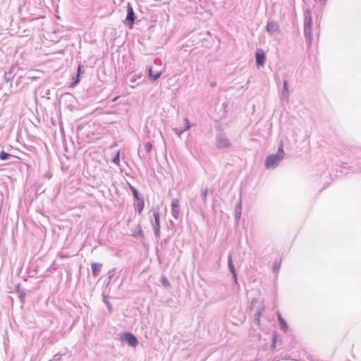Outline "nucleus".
I'll list each match as a JSON object with an SVG mask.
<instances>
[{"instance_id": "nucleus-32", "label": "nucleus", "mask_w": 361, "mask_h": 361, "mask_svg": "<svg viewBox=\"0 0 361 361\" xmlns=\"http://www.w3.org/2000/svg\"><path fill=\"white\" fill-rule=\"evenodd\" d=\"M73 80H74L73 85L77 84L80 81V75H76L75 78H74Z\"/></svg>"}, {"instance_id": "nucleus-21", "label": "nucleus", "mask_w": 361, "mask_h": 361, "mask_svg": "<svg viewBox=\"0 0 361 361\" xmlns=\"http://www.w3.org/2000/svg\"><path fill=\"white\" fill-rule=\"evenodd\" d=\"M154 217V221L155 224L153 226H160V221H159V213L157 211H154L153 213Z\"/></svg>"}, {"instance_id": "nucleus-3", "label": "nucleus", "mask_w": 361, "mask_h": 361, "mask_svg": "<svg viewBox=\"0 0 361 361\" xmlns=\"http://www.w3.org/2000/svg\"><path fill=\"white\" fill-rule=\"evenodd\" d=\"M283 159L280 155L271 154L268 156L265 160V167L268 169H276L279 163Z\"/></svg>"}, {"instance_id": "nucleus-13", "label": "nucleus", "mask_w": 361, "mask_h": 361, "mask_svg": "<svg viewBox=\"0 0 361 361\" xmlns=\"http://www.w3.org/2000/svg\"><path fill=\"white\" fill-rule=\"evenodd\" d=\"M148 73H149V79L152 82H154L157 80H158L160 78L161 74V73L160 71H153L152 68H149Z\"/></svg>"}, {"instance_id": "nucleus-27", "label": "nucleus", "mask_w": 361, "mask_h": 361, "mask_svg": "<svg viewBox=\"0 0 361 361\" xmlns=\"http://www.w3.org/2000/svg\"><path fill=\"white\" fill-rule=\"evenodd\" d=\"M280 267H281V264L280 263L275 262L274 266H273V271L274 272H277L279 270Z\"/></svg>"}, {"instance_id": "nucleus-7", "label": "nucleus", "mask_w": 361, "mask_h": 361, "mask_svg": "<svg viewBox=\"0 0 361 361\" xmlns=\"http://www.w3.org/2000/svg\"><path fill=\"white\" fill-rule=\"evenodd\" d=\"M171 207L172 216L175 219H178L180 213L179 200L178 199H173L171 201Z\"/></svg>"}, {"instance_id": "nucleus-8", "label": "nucleus", "mask_w": 361, "mask_h": 361, "mask_svg": "<svg viewBox=\"0 0 361 361\" xmlns=\"http://www.w3.org/2000/svg\"><path fill=\"white\" fill-rule=\"evenodd\" d=\"M266 30L270 35H274L275 33L279 32V25L275 21H269L266 26Z\"/></svg>"}, {"instance_id": "nucleus-35", "label": "nucleus", "mask_w": 361, "mask_h": 361, "mask_svg": "<svg viewBox=\"0 0 361 361\" xmlns=\"http://www.w3.org/2000/svg\"><path fill=\"white\" fill-rule=\"evenodd\" d=\"M319 1L322 4H324L326 1V0H319Z\"/></svg>"}, {"instance_id": "nucleus-16", "label": "nucleus", "mask_w": 361, "mask_h": 361, "mask_svg": "<svg viewBox=\"0 0 361 361\" xmlns=\"http://www.w3.org/2000/svg\"><path fill=\"white\" fill-rule=\"evenodd\" d=\"M228 266L229 271H231V274L235 273V267L233 264L231 254H229L228 256Z\"/></svg>"}, {"instance_id": "nucleus-33", "label": "nucleus", "mask_w": 361, "mask_h": 361, "mask_svg": "<svg viewBox=\"0 0 361 361\" xmlns=\"http://www.w3.org/2000/svg\"><path fill=\"white\" fill-rule=\"evenodd\" d=\"M276 336H274V337H273V342H272V344H271L272 348H276Z\"/></svg>"}, {"instance_id": "nucleus-30", "label": "nucleus", "mask_w": 361, "mask_h": 361, "mask_svg": "<svg viewBox=\"0 0 361 361\" xmlns=\"http://www.w3.org/2000/svg\"><path fill=\"white\" fill-rule=\"evenodd\" d=\"M82 66L81 65H79L78 66V70H77V75H80V74L83 72V71H82Z\"/></svg>"}, {"instance_id": "nucleus-15", "label": "nucleus", "mask_w": 361, "mask_h": 361, "mask_svg": "<svg viewBox=\"0 0 361 361\" xmlns=\"http://www.w3.org/2000/svg\"><path fill=\"white\" fill-rule=\"evenodd\" d=\"M288 82L287 80H283V91H282V95L284 97H288Z\"/></svg>"}, {"instance_id": "nucleus-34", "label": "nucleus", "mask_w": 361, "mask_h": 361, "mask_svg": "<svg viewBox=\"0 0 361 361\" xmlns=\"http://www.w3.org/2000/svg\"><path fill=\"white\" fill-rule=\"evenodd\" d=\"M232 276H233V279L234 280V282L235 283H237L238 279H237V274H236V273L232 274Z\"/></svg>"}, {"instance_id": "nucleus-26", "label": "nucleus", "mask_w": 361, "mask_h": 361, "mask_svg": "<svg viewBox=\"0 0 361 361\" xmlns=\"http://www.w3.org/2000/svg\"><path fill=\"white\" fill-rule=\"evenodd\" d=\"M207 193H208V188H205L204 189L202 192H201V195L203 197V200L205 202L206 200H207Z\"/></svg>"}, {"instance_id": "nucleus-2", "label": "nucleus", "mask_w": 361, "mask_h": 361, "mask_svg": "<svg viewBox=\"0 0 361 361\" xmlns=\"http://www.w3.org/2000/svg\"><path fill=\"white\" fill-rule=\"evenodd\" d=\"M215 146L219 149L229 148L232 146V142L224 132L220 131L216 135Z\"/></svg>"}, {"instance_id": "nucleus-12", "label": "nucleus", "mask_w": 361, "mask_h": 361, "mask_svg": "<svg viewBox=\"0 0 361 361\" xmlns=\"http://www.w3.org/2000/svg\"><path fill=\"white\" fill-rule=\"evenodd\" d=\"M277 319H278L281 329L284 333H286L288 331V324H286L285 319L282 317L280 312H277Z\"/></svg>"}, {"instance_id": "nucleus-17", "label": "nucleus", "mask_w": 361, "mask_h": 361, "mask_svg": "<svg viewBox=\"0 0 361 361\" xmlns=\"http://www.w3.org/2000/svg\"><path fill=\"white\" fill-rule=\"evenodd\" d=\"M137 201H138V202L136 206V209L137 210L139 214H141L143 210L144 205H145L144 200H143V199H139V200H137Z\"/></svg>"}, {"instance_id": "nucleus-22", "label": "nucleus", "mask_w": 361, "mask_h": 361, "mask_svg": "<svg viewBox=\"0 0 361 361\" xmlns=\"http://www.w3.org/2000/svg\"><path fill=\"white\" fill-rule=\"evenodd\" d=\"M130 190H132L133 192V197L137 199V200H139V194H138V191L137 190V189L132 186V185H130Z\"/></svg>"}, {"instance_id": "nucleus-25", "label": "nucleus", "mask_w": 361, "mask_h": 361, "mask_svg": "<svg viewBox=\"0 0 361 361\" xmlns=\"http://www.w3.org/2000/svg\"><path fill=\"white\" fill-rule=\"evenodd\" d=\"M152 145L150 142H147L145 145V151L148 153H149L152 150Z\"/></svg>"}, {"instance_id": "nucleus-11", "label": "nucleus", "mask_w": 361, "mask_h": 361, "mask_svg": "<svg viewBox=\"0 0 361 361\" xmlns=\"http://www.w3.org/2000/svg\"><path fill=\"white\" fill-rule=\"evenodd\" d=\"M242 214V200L241 198L239 199L238 203L235 207V219L237 221L240 219Z\"/></svg>"}, {"instance_id": "nucleus-29", "label": "nucleus", "mask_w": 361, "mask_h": 361, "mask_svg": "<svg viewBox=\"0 0 361 361\" xmlns=\"http://www.w3.org/2000/svg\"><path fill=\"white\" fill-rule=\"evenodd\" d=\"M14 76H11L10 73H5V80L8 82L10 80L13 79Z\"/></svg>"}, {"instance_id": "nucleus-23", "label": "nucleus", "mask_w": 361, "mask_h": 361, "mask_svg": "<svg viewBox=\"0 0 361 361\" xmlns=\"http://www.w3.org/2000/svg\"><path fill=\"white\" fill-rule=\"evenodd\" d=\"M154 232L156 238H158L160 237V226H153Z\"/></svg>"}, {"instance_id": "nucleus-1", "label": "nucleus", "mask_w": 361, "mask_h": 361, "mask_svg": "<svg viewBox=\"0 0 361 361\" xmlns=\"http://www.w3.org/2000/svg\"><path fill=\"white\" fill-rule=\"evenodd\" d=\"M312 19L311 17V13L310 10H307L305 13L304 18V35L309 44L312 42Z\"/></svg>"}, {"instance_id": "nucleus-18", "label": "nucleus", "mask_w": 361, "mask_h": 361, "mask_svg": "<svg viewBox=\"0 0 361 361\" xmlns=\"http://www.w3.org/2000/svg\"><path fill=\"white\" fill-rule=\"evenodd\" d=\"M261 313H262V310H261V309H259V310L256 311V312L254 314V323L256 325L259 324V318L261 316Z\"/></svg>"}, {"instance_id": "nucleus-36", "label": "nucleus", "mask_w": 361, "mask_h": 361, "mask_svg": "<svg viewBox=\"0 0 361 361\" xmlns=\"http://www.w3.org/2000/svg\"><path fill=\"white\" fill-rule=\"evenodd\" d=\"M211 85H212V86H214V85H215L214 82H212V83L211 84Z\"/></svg>"}, {"instance_id": "nucleus-6", "label": "nucleus", "mask_w": 361, "mask_h": 361, "mask_svg": "<svg viewBox=\"0 0 361 361\" xmlns=\"http://www.w3.org/2000/svg\"><path fill=\"white\" fill-rule=\"evenodd\" d=\"M135 14L134 13L132 6L128 4L127 6V16L126 18V23L129 26V28H133L135 20Z\"/></svg>"}, {"instance_id": "nucleus-10", "label": "nucleus", "mask_w": 361, "mask_h": 361, "mask_svg": "<svg viewBox=\"0 0 361 361\" xmlns=\"http://www.w3.org/2000/svg\"><path fill=\"white\" fill-rule=\"evenodd\" d=\"M184 122L185 124L183 128L173 129L175 133L178 136H180L181 134H183L185 131L188 130L191 127L190 121L188 118H185Z\"/></svg>"}, {"instance_id": "nucleus-19", "label": "nucleus", "mask_w": 361, "mask_h": 361, "mask_svg": "<svg viewBox=\"0 0 361 361\" xmlns=\"http://www.w3.org/2000/svg\"><path fill=\"white\" fill-rule=\"evenodd\" d=\"M276 154L280 155V156H281L282 158H284L285 152H284V150H283V145L282 142L279 144V145L278 147V151H277V153Z\"/></svg>"}, {"instance_id": "nucleus-31", "label": "nucleus", "mask_w": 361, "mask_h": 361, "mask_svg": "<svg viewBox=\"0 0 361 361\" xmlns=\"http://www.w3.org/2000/svg\"><path fill=\"white\" fill-rule=\"evenodd\" d=\"M114 271H115V269H111V271H109V281L113 277V276L114 274Z\"/></svg>"}, {"instance_id": "nucleus-4", "label": "nucleus", "mask_w": 361, "mask_h": 361, "mask_svg": "<svg viewBox=\"0 0 361 361\" xmlns=\"http://www.w3.org/2000/svg\"><path fill=\"white\" fill-rule=\"evenodd\" d=\"M120 338L122 341L127 343L130 346L135 347L138 344L137 338L131 333H123Z\"/></svg>"}, {"instance_id": "nucleus-24", "label": "nucleus", "mask_w": 361, "mask_h": 361, "mask_svg": "<svg viewBox=\"0 0 361 361\" xmlns=\"http://www.w3.org/2000/svg\"><path fill=\"white\" fill-rule=\"evenodd\" d=\"M119 161H120V155H119V152H118L116 153V156L113 159V162L114 164H116V165H119Z\"/></svg>"}, {"instance_id": "nucleus-5", "label": "nucleus", "mask_w": 361, "mask_h": 361, "mask_svg": "<svg viewBox=\"0 0 361 361\" xmlns=\"http://www.w3.org/2000/svg\"><path fill=\"white\" fill-rule=\"evenodd\" d=\"M38 78L37 76H19L16 81V87L11 90V92H16L21 89L20 83H27L29 80H35Z\"/></svg>"}, {"instance_id": "nucleus-14", "label": "nucleus", "mask_w": 361, "mask_h": 361, "mask_svg": "<svg viewBox=\"0 0 361 361\" xmlns=\"http://www.w3.org/2000/svg\"><path fill=\"white\" fill-rule=\"evenodd\" d=\"M102 264L101 263H92L91 264V268H92V274L94 276H97L101 270H102Z\"/></svg>"}, {"instance_id": "nucleus-9", "label": "nucleus", "mask_w": 361, "mask_h": 361, "mask_svg": "<svg viewBox=\"0 0 361 361\" xmlns=\"http://www.w3.org/2000/svg\"><path fill=\"white\" fill-rule=\"evenodd\" d=\"M257 66H263L266 60V56L262 49H257L255 53Z\"/></svg>"}, {"instance_id": "nucleus-28", "label": "nucleus", "mask_w": 361, "mask_h": 361, "mask_svg": "<svg viewBox=\"0 0 361 361\" xmlns=\"http://www.w3.org/2000/svg\"><path fill=\"white\" fill-rule=\"evenodd\" d=\"M161 282H162V284L167 287V286H170V283L169 282V281L166 279V278H162L161 279Z\"/></svg>"}, {"instance_id": "nucleus-20", "label": "nucleus", "mask_w": 361, "mask_h": 361, "mask_svg": "<svg viewBox=\"0 0 361 361\" xmlns=\"http://www.w3.org/2000/svg\"><path fill=\"white\" fill-rule=\"evenodd\" d=\"M12 155L9 153L4 152V150L0 152V159L3 161L8 160Z\"/></svg>"}]
</instances>
